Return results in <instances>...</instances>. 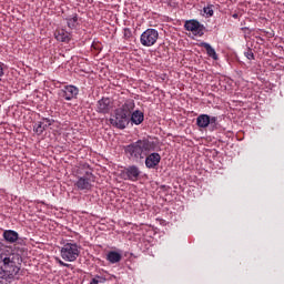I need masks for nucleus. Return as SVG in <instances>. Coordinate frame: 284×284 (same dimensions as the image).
<instances>
[{
    "label": "nucleus",
    "mask_w": 284,
    "mask_h": 284,
    "mask_svg": "<svg viewBox=\"0 0 284 284\" xmlns=\"http://www.w3.org/2000/svg\"><path fill=\"white\" fill-rule=\"evenodd\" d=\"M233 19H239V13H234Z\"/></svg>",
    "instance_id": "7c9ffc66"
},
{
    "label": "nucleus",
    "mask_w": 284,
    "mask_h": 284,
    "mask_svg": "<svg viewBox=\"0 0 284 284\" xmlns=\"http://www.w3.org/2000/svg\"><path fill=\"white\" fill-rule=\"evenodd\" d=\"M79 254H81V247L77 246V244H72V261H74Z\"/></svg>",
    "instance_id": "412c9836"
},
{
    "label": "nucleus",
    "mask_w": 284,
    "mask_h": 284,
    "mask_svg": "<svg viewBox=\"0 0 284 284\" xmlns=\"http://www.w3.org/2000/svg\"><path fill=\"white\" fill-rule=\"evenodd\" d=\"M200 45L201 48H204L207 57H211V59H213L214 61H219V54H216V50H214V48H212L210 43L201 42Z\"/></svg>",
    "instance_id": "2eb2a0df"
},
{
    "label": "nucleus",
    "mask_w": 284,
    "mask_h": 284,
    "mask_svg": "<svg viewBox=\"0 0 284 284\" xmlns=\"http://www.w3.org/2000/svg\"><path fill=\"white\" fill-rule=\"evenodd\" d=\"M75 174L78 179L79 176H88V174H92V169H90V165H88L87 163L80 164V166H78V169L75 170Z\"/></svg>",
    "instance_id": "a211bd4d"
},
{
    "label": "nucleus",
    "mask_w": 284,
    "mask_h": 284,
    "mask_svg": "<svg viewBox=\"0 0 284 284\" xmlns=\"http://www.w3.org/2000/svg\"><path fill=\"white\" fill-rule=\"evenodd\" d=\"M47 130H48V126L43 121L36 123L33 126V132H36L38 136H41V134H43V132H45Z\"/></svg>",
    "instance_id": "aec40b11"
},
{
    "label": "nucleus",
    "mask_w": 284,
    "mask_h": 284,
    "mask_svg": "<svg viewBox=\"0 0 284 284\" xmlns=\"http://www.w3.org/2000/svg\"><path fill=\"white\" fill-rule=\"evenodd\" d=\"M124 39L130 40L132 39V30L130 28H125L123 31Z\"/></svg>",
    "instance_id": "393cba45"
},
{
    "label": "nucleus",
    "mask_w": 284,
    "mask_h": 284,
    "mask_svg": "<svg viewBox=\"0 0 284 284\" xmlns=\"http://www.w3.org/2000/svg\"><path fill=\"white\" fill-rule=\"evenodd\" d=\"M156 144L148 139L138 140L126 146H124V154L131 159V161H143L150 152H154Z\"/></svg>",
    "instance_id": "f03ea898"
},
{
    "label": "nucleus",
    "mask_w": 284,
    "mask_h": 284,
    "mask_svg": "<svg viewBox=\"0 0 284 284\" xmlns=\"http://www.w3.org/2000/svg\"><path fill=\"white\" fill-rule=\"evenodd\" d=\"M61 256L63 261L72 262V243H67L61 248Z\"/></svg>",
    "instance_id": "4468645a"
},
{
    "label": "nucleus",
    "mask_w": 284,
    "mask_h": 284,
    "mask_svg": "<svg viewBox=\"0 0 284 284\" xmlns=\"http://www.w3.org/2000/svg\"><path fill=\"white\" fill-rule=\"evenodd\" d=\"M112 110V100L110 98H102L98 101L97 112L100 114H108Z\"/></svg>",
    "instance_id": "9d476101"
},
{
    "label": "nucleus",
    "mask_w": 284,
    "mask_h": 284,
    "mask_svg": "<svg viewBox=\"0 0 284 284\" xmlns=\"http://www.w3.org/2000/svg\"><path fill=\"white\" fill-rule=\"evenodd\" d=\"M196 125L197 128H212V130H216L219 128V118L217 116H210L209 114H200L196 118Z\"/></svg>",
    "instance_id": "20e7f679"
},
{
    "label": "nucleus",
    "mask_w": 284,
    "mask_h": 284,
    "mask_svg": "<svg viewBox=\"0 0 284 284\" xmlns=\"http://www.w3.org/2000/svg\"><path fill=\"white\" fill-rule=\"evenodd\" d=\"M77 16H73V18H72V21H73V23H77Z\"/></svg>",
    "instance_id": "c756f323"
},
{
    "label": "nucleus",
    "mask_w": 284,
    "mask_h": 284,
    "mask_svg": "<svg viewBox=\"0 0 284 284\" xmlns=\"http://www.w3.org/2000/svg\"><path fill=\"white\" fill-rule=\"evenodd\" d=\"M6 74V64L3 62H0V81L3 79Z\"/></svg>",
    "instance_id": "a878e982"
},
{
    "label": "nucleus",
    "mask_w": 284,
    "mask_h": 284,
    "mask_svg": "<svg viewBox=\"0 0 284 284\" xmlns=\"http://www.w3.org/2000/svg\"><path fill=\"white\" fill-rule=\"evenodd\" d=\"M2 236L7 243H17L19 241V233L17 231L7 230Z\"/></svg>",
    "instance_id": "ddd939ff"
},
{
    "label": "nucleus",
    "mask_w": 284,
    "mask_h": 284,
    "mask_svg": "<svg viewBox=\"0 0 284 284\" xmlns=\"http://www.w3.org/2000/svg\"><path fill=\"white\" fill-rule=\"evenodd\" d=\"M244 55L246 57V59H248V61H254V52L252 51V49H247L246 52H244Z\"/></svg>",
    "instance_id": "5701e85b"
},
{
    "label": "nucleus",
    "mask_w": 284,
    "mask_h": 284,
    "mask_svg": "<svg viewBox=\"0 0 284 284\" xmlns=\"http://www.w3.org/2000/svg\"><path fill=\"white\" fill-rule=\"evenodd\" d=\"M109 121L111 125H113V128H118V130H125L130 124V118L118 110H115L114 115H112Z\"/></svg>",
    "instance_id": "39448f33"
},
{
    "label": "nucleus",
    "mask_w": 284,
    "mask_h": 284,
    "mask_svg": "<svg viewBox=\"0 0 284 284\" xmlns=\"http://www.w3.org/2000/svg\"><path fill=\"white\" fill-rule=\"evenodd\" d=\"M79 94V89L77 87H72V97H77Z\"/></svg>",
    "instance_id": "c85d7f7f"
},
{
    "label": "nucleus",
    "mask_w": 284,
    "mask_h": 284,
    "mask_svg": "<svg viewBox=\"0 0 284 284\" xmlns=\"http://www.w3.org/2000/svg\"><path fill=\"white\" fill-rule=\"evenodd\" d=\"M23 257L19 253H12L10 250H0V278L2 281H13L14 276L21 272Z\"/></svg>",
    "instance_id": "f257e3e1"
},
{
    "label": "nucleus",
    "mask_w": 284,
    "mask_h": 284,
    "mask_svg": "<svg viewBox=\"0 0 284 284\" xmlns=\"http://www.w3.org/2000/svg\"><path fill=\"white\" fill-rule=\"evenodd\" d=\"M121 258H123V256L121 255V253L116 252V251H110L106 254V261H109V263L113 264L114 263H121Z\"/></svg>",
    "instance_id": "f3484780"
},
{
    "label": "nucleus",
    "mask_w": 284,
    "mask_h": 284,
    "mask_svg": "<svg viewBox=\"0 0 284 284\" xmlns=\"http://www.w3.org/2000/svg\"><path fill=\"white\" fill-rule=\"evenodd\" d=\"M57 261H58L59 265H61L62 267H70V264L64 263L60 258H57Z\"/></svg>",
    "instance_id": "cd10ccee"
},
{
    "label": "nucleus",
    "mask_w": 284,
    "mask_h": 284,
    "mask_svg": "<svg viewBox=\"0 0 284 284\" xmlns=\"http://www.w3.org/2000/svg\"><path fill=\"white\" fill-rule=\"evenodd\" d=\"M203 12H204V14H207L209 17H214V10L212 9V7H204Z\"/></svg>",
    "instance_id": "b1692460"
},
{
    "label": "nucleus",
    "mask_w": 284,
    "mask_h": 284,
    "mask_svg": "<svg viewBox=\"0 0 284 284\" xmlns=\"http://www.w3.org/2000/svg\"><path fill=\"white\" fill-rule=\"evenodd\" d=\"M42 122H43L48 128H50V125H52V123H54V120H53V119H50V118H42Z\"/></svg>",
    "instance_id": "bb28decb"
},
{
    "label": "nucleus",
    "mask_w": 284,
    "mask_h": 284,
    "mask_svg": "<svg viewBox=\"0 0 284 284\" xmlns=\"http://www.w3.org/2000/svg\"><path fill=\"white\" fill-rule=\"evenodd\" d=\"M136 105L134 104V100H126L122 106L116 109L120 111L121 114H125L126 118L130 119V115L132 114V111L134 110Z\"/></svg>",
    "instance_id": "9b49d317"
},
{
    "label": "nucleus",
    "mask_w": 284,
    "mask_h": 284,
    "mask_svg": "<svg viewBox=\"0 0 284 284\" xmlns=\"http://www.w3.org/2000/svg\"><path fill=\"white\" fill-rule=\"evenodd\" d=\"M159 163H161V154L159 153L146 154L145 168H148V170H156V168H159Z\"/></svg>",
    "instance_id": "1a4fd4ad"
},
{
    "label": "nucleus",
    "mask_w": 284,
    "mask_h": 284,
    "mask_svg": "<svg viewBox=\"0 0 284 284\" xmlns=\"http://www.w3.org/2000/svg\"><path fill=\"white\" fill-rule=\"evenodd\" d=\"M87 176H79L78 181L74 183L77 190L82 192H88L92 190V183L94 182V175L92 173L85 172Z\"/></svg>",
    "instance_id": "0eeeda50"
},
{
    "label": "nucleus",
    "mask_w": 284,
    "mask_h": 284,
    "mask_svg": "<svg viewBox=\"0 0 284 284\" xmlns=\"http://www.w3.org/2000/svg\"><path fill=\"white\" fill-rule=\"evenodd\" d=\"M93 283L95 284H103L108 281V278H105L104 276H95L91 280Z\"/></svg>",
    "instance_id": "4be33fe9"
},
{
    "label": "nucleus",
    "mask_w": 284,
    "mask_h": 284,
    "mask_svg": "<svg viewBox=\"0 0 284 284\" xmlns=\"http://www.w3.org/2000/svg\"><path fill=\"white\" fill-rule=\"evenodd\" d=\"M121 176L124 181H132L136 182L139 181V178L141 176V170L136 165H130L122 170Z\"/></svg>",
    "instance_id": "6e6552de"
},
{
    "label": "nucleus",
    "mask_w": 284,
    "mask_h": 284,
    "mask_svg": "<svg viewBox=\"0 0 284 284\" xmlns=\"http://www.w3.org/2000/svg\"><path fill=\"white\" fill-rule=\"evenodd\" d=\"M184 29L187 30V32H192L194 37H203L205 34V26L201 24V22L195 19L186 20Z\"/></svg>",
    "instance_id": "423d86ee"
},
{
    "label": "nucleus",
    "mask_w": 284,
    "mask_h": 284,
    "mask_svg": "<svg viewBox=\"0 0 284 284\" xmlns=\"http://www.w3.org/2000/svg\"><path fill=\"white\" fill-rule=\"evenodd\" d=\"M57 41H62V43H70V32L61 29L55 32Z\"/></svg>",
    "instance_id": "dca6fc26"
},
{
    "label": "nucleus",
    "mask_w": 284,
    "mask_h": 284,
    "mask_svg": "<svg viewBox=\"0 0 284 284\" xmlns=\"http://www.w3.org/2000/svg\"><path fill=\"white\" fill-rule=\"evenodd\" d=\"M129 121H131V123H134V125H141V123L145 121V115L142 111L135 110L133 113H131V118H129Z\"/></svg>",
    "instance_id": "f8f14e48"
},
{
    "label": "nucleus",
    "mask_w": 284,
    "mask_h": 284,
    "mask_svg": "<svg viewBox=\"0 0 284 284\" xmlns=\"http://www.w3.org/2000/svg\"><path fill=\"white\" fill-rule=\"evenodd\" d=\"M159 41V31L156 29H146L140 37V42L144 48H152Z\"/></svg>",
    "instance_id": "7ed1b4c3"
},
{
    "label": "nucleus",
    "mask_w": 284,
    "mask_h": 284,
    "mask_svg": "<svg viewBox=\"0 0 284 284\" xmlns=\"http://www.w3.org/2000/svg\"><path fill=\"white\" fill-rule=\"evenodd\" d=\"M60 97L62 99H65V101L72 100V84L64 87V89L61 90Z\"/></svg>",
    "instance_id": "6ab92c4d"
}]
</instances>
